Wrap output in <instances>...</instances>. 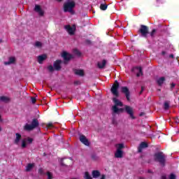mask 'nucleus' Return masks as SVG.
<instances>
[{"label": "nucleus", "instance_id": "obj_16", "mask_svg": "<svg viewBox=\"0 0 179 179\" xmlns=\"http://www.w3.org/2000/svg\"><path fill=\"white\" fill-rule=\"evenodd\" d=\"M123 156L124 151L116 150V152H115V157H116V159H122Z\"/></svg>", "mask_w": 179, "mask_h": 179}, {"label": "nucleus", "instance_id": "obj_11", "mask_svg": "<svg viewBox=\"0 0 179 179\" xmlns=\"http://www.w3.org/2000/svg\"><path fill=\"white\" fill-rule=\"evenodd\" d=\"M125 111L130 115L131 120H135V116H134V109L131 106H125Z\"/></svg>", "mask_w": 179, "mask_h": 179}, {"label": "nucleus", "instance_id": "obj_30", "mask_svg": "<svg viewBox=\"0 0 179 179\" xmlns=\"http://www.w3.org/2000/svg\"><path fill=\"white\" fill-rule=\"evenodd\" d=\"M169 107H170V103H169V102H165L164 104V110H169Z\"/></svg>", "mask_w": 179, "mask_h": 179}, {"label": "nucleus", "instance_id": "obj_18", "mask_svg": "<svg viewBox=\"0 0 179 179\" xmlns=\"http://www.w3.org/2000/svg\"><path fill=\"white\" fill-rule=\"evenodd\" d=\"M22 139V135L19 133L15 134V145H19V143L20 142V140Z\"/></svg>", "mask_w": 179, "mask_h": 179}, {"label": "nucleus", "instance_id": "obj_34", "mask_svg": "<svg viewBox=\"0 0 179 179\" xmlns=\"http://www.w3.org/2000/svg\"><path fill=\"white\" fill-rule=\"evenodd\" d=\"M73 53L76 55H80V52H79V50H78V49H75L73 50Z\"/></svg>", "mask_w": 179, "mask_h": 179}, {"label": "nucleus", "instance_id": "obj_50", "mask_svg": "<svg viewBox=\"0 0 179 179\" xmlns=\"http://www.w3.org/2000/svg\"><path fill=\"white\" fill-rule=\"evenodd\" d=\"M140 179H145V178H140Z\"/></svg>", "mask_w": 179, "mask_h": 179}, {"label": "nucleus", "instance_id": "obj_10", "mask_svg": "<svg viewBox=\"0 0 179 179\" xmlns=\"http://www.w3.org/2000/svg\"><path fill=\"white\" fill-rule=\"evenodd\" d=\"M33 141H34V139L30 137H27V138H24L22 141V145H21L22 148L23 149H24V148H26L27 146V143L30 145V144L33 143Z\"/></svg>", "mask_w": 179, "mask_h": 179}, {"label": "nucleus", "instance_id": "obj_21", "mask_svg": "<svg viewBox=\"0 0 179 179\" xmlns=\"http://www.w3.org/2000/svg\"><path fill=\"white\" fill-rule=\"evenodd\" d=\"M106 64H107V62L106 60H102L101 62H98V67L100 69H103L104 66H106Z\"/></svg>", "mask_w": 179, "mask_h": 179}, {"label": "nucleus", "instance_id": "obj_4", "mask_svg": "<svg viewBox=\"0 0 179 179\" xmlns=\"http://www.w3.org/2000/svg\"><path fill=\"white\" fill-rule=\"evenodd\" d=\"M154 159L155 162H159L160 164L164 165V163H166V157L164 156V154L163 152H157L154 155Z\"/></svg>", "mask_w": 179, "mask_h": 179}, {"label": "nucleus", "instance_id": "obj_17", "mask_svg": "<svg viewBox=\"0 0 179 179\" xmlns=\"http://www.w3.org/2000/svg\"><path fill=\"white\" fill-rule=\"evenodd\" d=\"M47 59V55H42L38 56V64H43V61H45Z\"/></svg>", "mask_w": 179, "mask_h": 179}, {"label": "nucleus", "instance_id": "obj_1", "mask_svg": "<svg viewBox=\"0 0 179 179\" xmlns=\"http://www.w3.org/2000/svg\"><path fill=\"white\" fill-rule=\"evenodd\" d=\"M113 101L114 103V106H112V111L114 114H120V113H124V108L118 107H122L124 104L121 102V101L118 100L117 98H113Z\"/></svg>", "mask_w": 179, "mask_h": 179}, {"label": "nucleus", "instance_id": "obj_15", "mask_svg": "<svg viewBox=\"0 0 179 179\" xmlns=\"http://www.w3.org/2000/svg\"><path fill=\"white\" fill-rule=\"evenodd\" d=\"M62 62V61H61V60H57L56 62H55L53 66H54L55 71L61 70V63Z\"/></svg>", "mask_w": 179, "mask_h": 179}, {"label": "nucleus", "instance_id": "obj_19", "mask_svg": "<svg viewBox=\"0 0 179 179\" xmlns=\"http://www.w3.org/2000/svg\"><path fill=\"white\" fill-rule=\"evenodd\" d=\"M165 80H166V78L164 77H160L159 78L157 79V83L159 86H162V85L164 83Z\"/></svg>", "mask_w": 179, "mask_h": 179}, {"label": "nucleus", "instance_id": "obj_41", "mask_svg": "<svg viewBox=\"0 0 179 179\" xmlns=\"http://www.w3.org/2000/svg\"><path fill=\"white\" fill-rule=\"evenodd\" d=\"M162 55H166V51H162Z\"/></svg>", "mask_w": 179, "mask_h": 179}, {"label": "nucleus", "instance_id": "obj_31", "mask_svg": "<svg viewBox=\"0 0 179 179\" xmlns=\"http://www.w3.org/2000/svg\"><path fill=\"white\" fill-rule=\"evenodd\" d=\"M107 4H101L100 9H101V10H106L107 9Z\"/></svg>", "mask_w": 179, "mask_h": 179}, {"label": "nucleus", "instance_id": "obj_48", "mask_svg": "<svg viewBox=\"0 0 179 179\" xmlns=\"http://www.w3.org/2000/svg\"><path fill=\"white\" fill-rule=\"evenodd\" d=\"M1 131H2V128H1V127H0V132H1Z\"/></svg>", "mask_w": 179, "mask_h": 179}, {"label": "nucleus", "instance_id": "obj_23", "mask_svg": "<svg viewBox=\"0 0 179 179\" xmlns=\"http://www.w3.org/2000/svg\"><path fill=\"white\" fill-rule=\"evenodd\" d=\"M116 150H122L124 148H125V145L124 143H118L115 145Z\"/></svg>", "mask_w": 179, "mask_h": 179}, {"label": "nucleus", "instance_id": "obj_12", "mask_svg": "<svg viewBox=\"0 0 179 179\" xmlns=\"http://www.w3.org/2000/svg\"><path fill=\"white\" fill-rule=\"evenodd\" d=\"M122 93L125 94L127 101H129V90L127 87H122Z\"/></svg>", "mask_w": 179, "mask_h": 179}, {"label": "nucleus", "instance_id": "obj_24", "mask_svg": "<svg viewBox=\"0 0 179 179\" xmlns=\"http://www.w3.org/2000/svg\"><path fill=\"white\" fill-rule=\"evenodd\" d=\"M92 177H93V178H99V177H100V171H92Z\"/></svg>", "mask_w": 179, "mask_h": 179}, {"label": "nucleus", "instance_id": "obj_29", "mask_svg": "<svg viewBox=\"0 0 179 179\" xmlns=\"http://www.w3.org/2000/svg\"><path fill=\"white\" fill-rule=\"evenodd\" d=\"M46 176H48V179H52L54 178V176L52 175V173L50 172V171H48L46 173Z\"/></svg>", "mask_w": 179, "mask_h": 179}, {"label": "nucleus", "instance_id": "obj_22", "mask_svg": "<svg viewBox=\"0 0 179 179\" xmlns=\"http://www.w3.org/2000/svg\"><path fill=\"white\" fill-rule=\"evenodd\" d=\"M0 101H3L4 103H8L10 101V99L8 96H0Z\"/></svg>", "mask_w": 179, "mask_h": 179}, {"label": "nucleus", "instance_id": "obj_25", "mask_svg": "<svg viewBox=\"0 0 179 179\" xmlns=\"http://www.w3.org/2000/svg\"><path fill=\"white\" fill-rule=\"evenodd\" d=\"M33 167H34V164H28L26 166L25 171L27 172L31 171V169H33Z\"/></svg>", "mask_w": 179, "mask_h": 179}, {"label": "nucleus", "instance_id": "obj_20", "mask_svg": "<svg viewBox=\"0 0 179 179\" xmlns=\"http://www.w3.org/2000/svg\"><path fill=\"white\" fill-rule=\"evenodd\" d=\"M145 148H148V143L142 142L138 147V152L141 153L142 149H145Z\"/></svg>", "mask_w": 179, "mask_h": 179}, {"label": "nucleus", "instance_id": "obj_40", "mask_svg": "<svg viewBox=\"0 0 179 179\" xmlns=\"http://www.w3.org/2000/svg\"><path fill=\"white\" fill-rule=\"evenodd\" d=\"M171 87H176V84L172 83L171 85Z\"/></svg>", "mask_w": 179, "mask_h": 179}, {"label": "nucleus", "instance_id": "obj_35", "mask_svg": "<svg viewBox=\"0 0 179 179\" xmlns=\"http://www.w3.org/2000/svg\"><path fill=\"white\" fill-rule=\"evenodd\" d=\"M47 127L48 128H54V124H52V122H50L47 124Z\"/></svg>", "mask_w": 179, "mask_h": 179}, {"label": "nucleus", "instance_id": "obj_47", "mask_svg": "<svg viewBox=\"0 0 179 179\" xmlns=\"http://www.w3.org/2000/svg\"><path fill=\"white\" fill-rule=\"evenodd\" d=\"M143 92V91L141 90V91L140 92V94H142V92Z\"/></svg>", "mask_w": 179, "mask_h": 179}, {"label": "nucleus", "instance_id": "obj_43", "mask_svg": "<svg viewBox=\"0 0 179 179\" xmlns=\"http://www.w3.org/2000/svg\"><path fill=\"white\" fill-rule=\"evenodd\" d=\"M142 115H145V113H140V117H142Z\"/></svg>", "mask_w": 179, "mask_h": 179}, {"label": "nucleus", "instance_id": "obj_7", "mask_svg": "<svg viewBox=\"0 0 179 179\" xmlns=\"http://www.w3.org/2000/svg\"><path fill=\"white\" fill-rule=\"evenodd\" d=\"M138 31L141 33L142 37H147L148 34H149V28L145 25H141Z\"/></svg>", "mask_w": 179, "mask_h": 179}, {"label": "nucleus", "instance_id": "obj_6", "mask_svg": "<svg viewBox=\"0 0 179 179\" xmlns=\"http://www.w3.org/2000/svg\"><path fill=\"white\" fill-rule=\"evenodd\" d=\"M118 87H120V83H118V81H115L113 85L112 86V87L110 89L111 93L114 96H116V97H118V96H119Z\"/></svg>", "mask_w": 179, "mask_h": 179}, {"label": "nucleus", "instance_id": "obj_28", "mask_svg": "<svg viewBox=\"0 0 179 179\" xmlns=\"http://www.w3.org/2000/svg\"><path fill=\"white\" fill-rule=\"evenodd\" d=\"M35 47H37V48H41L43 47V43L40 41H36L35 43Z\"/></svg>", "mask_w": 179, "mask_h": 179}, {"label": "nucleus", "instance_id": "obj_51", "mask_svg": "<svg viewBox=\"0 0 179 179\" xmlns=\"http://www.w3.org/2000/svg\"><path fill=\"white\" fill-rule=\"evenodd\" d=\"M0 121H1V115H0Z\"/></svg>", "mask_w": 179, "mask_h": 179}, {"label": "nucleus", "instance_id": "obj_27", "mask_svg": "<svg viewBox=\"0 0 179 179\" xmlns=\"http://www.w3.org/2000/svg\"><path fill=\"white\" fill-rule=\"evenodd\" d=\"M134 69H136L138 73H137L136 76H142V68L141 67H136Z\"/></svg>", "mask_w": 179, "mask_h": 179}, {"label": "nucleus", "instance_id": "obj_45", "mask_svg": "<svg viewBox=\"0 0 179 179\" xmlns=\"http://www.w3.org/2000/svg\"><path fill=\"white\" fill-rule=\"evenodd\" d=\"M145 90V87H141V91L143 92Z\"/></svg>", "mask_w": 179, "mask_h": 179}, {"label": "nucleus", "instance_id": "obj_36", "mask_svg": "<svg viewBox=\"0 0 179 179\" xmlns=\"http://www.w3.org/2000/svg\"><path fill=\"white\" fill-rule=\"evenodd\" d=\"M31 101L32 104H35V103H36V98L31 97Z\"/></svg>", "mask_w": 179, "mask_h": 179}, {"label": "nucleus", "instance_id": "obj_14", "mask_svg": "<svg viewBox=\"0 0 179 179\" xmlns=\"http://www.w3.org/2000/svg\"><path fill=\"white\" fill-rule=\"evenodd\" d=\"M12 64H16V57H10L8 62H4V65H12Z\"/></svg>", "mask_w": 179, "mask_h": 179}, {"label": "nucleus", "instance_id": "obj_3", "mask_svg": "<svg viewBox=\"0 0 179 179\" xmlns=\"http://www.w3.org/2000/svg\"><path fill=\"white\" fill-rule=\"evenodd\" d=\"M75 1L68 0L64 4V12H69L70 13H73V8H75Z\"/></svg>", "mask_w": 179, "mask_h": 179}, {"label": "nucleus", "instance_id": "obj_38", "mask_svg": "<svg viewBox=\"0 0 179 179\" xmlns=\"http://www.w3.org/2000/svg\"><path fill=\"white\" fill-rule=\"evenodd\" d=\"M169 178L170 179H176V175L171 173L169 176Z\"/></svg>", "mask_w": 179, "mask_h": 179}, {"label": "nucleus", "instance_id": "obj_37", "mask_svg": "<svg viewBox=\"0 0 179 179\" xmlns=\"http://www.w3.org/2000/svg\"><path fill=\"white\" fill-rule=\"evenodd\" d=\"M38 173L39 174H44V171L43 170V169H38Z\"/></svg>", "mask_w": 179, "mask_h": 179}, {"label": "nucleus", "instance_id": "obj_5", "mask_svg": "<svg viewBox=\"0 0 179 179\" xmlns=\"http://www.w3.org/2000/svg\"><path fill=\"white\" fill-rule=\"evenodd\" d=\"M64 29L69 36H73V34H75V31H76V26L75 25L71 26L67 24L64 26Z\"/></svg>", "mask_w": 179, "mask_h": 179}, {"label": "nucleus", "instance_id": "obj_26", "mask_svg": "<svg viewBox=\"0 0 179 179\" xmlns=\"http://www.w3.org/2000/svg\"><path fill=\"white\" fill-rule=\"evenodd\" d=\"M76 75H78L79 76H83L85 75V72L83 70H76L75 71Z\"/></svg>", "mask_w": 179, "mask_h": 179}, {"label": "nucleus", "instance_id": "obj_32", "mask_svg": "<svg viewBox=\"0 0 179 179\" xmlns=\"http://www.w3.org/2000/svg\"><path fill=\"white\" fill-rule=\"evenodd\" d=\"M85 179H92L90 174H89V172H85Z\"/></svg>", "mask_w": 179, "mask_h": 179}, {"label": "nucleus", "instance_id": "obj_42", "mask_svg": "<svg viewBox=\"0 0 179 179\" xmlns=\"http://www.w3.org/2000/svg\"><path fill=\"white\" fill-rule=\"evenodd\" d=\"M169 58H174V55H170Z\"/></svg>", "mask_w": 179, "mask_h": 179}, {"label": "nucleus", "instance_id": "obj_44", "mask_svg": "<svg viewBox=\"0 0 179 179\" xmlns=\"http://www.w3.org/2000/svg\"><path fill=\"white\" fill-rule=\"evenodd\" d=\"M162 179H167V178H166L165 176H163L162 177Z\"/></svg>", "mask_w": 179, "mask_h": 179}, {"label": "nucleus", "instance_id": "obj_33", "mask_svg": "<svg viewBox=\"0 0 179 179\" xmlns=\"http://www.w3.org/2000/svg\"><path fill=\"white\" fill-rule=\"evenodd\" d=\"M48 69L50 72H54V70L55 69V68L52 67V66H49L48 67Z\"/></svg>", "mask_w": 179, "mask_h": 179}, {"label": "nucleus", "instance_id": "obj_8", "mask_svg": "<svg viewBox=\"0 0 179 179\" xmlns=\"http://www.w3.org/2000/svg\"><path fill=\"white\" fill-rule=\"evenodd\" d=\"M34 10L38 13V15L41 17L44 16V15L45 14V12L44 11V10H43V8H41V6L40 5H35L34 9Z\"/></svg>", "mask_w": 179, "mask_h": 179}, {"label": "nucleus", "instance_id": "obj_9", "mask_svg": "<svg viewBox=\"0 0 179 179\" xmlns=\"http://www.w3.org/2000/svg\"><path fill=\"white\" fill-rule=\"evenodd\" d=\"M62 57L63 59H64L65 64H66V62H68V61H71V59H72V58H73V56H72V55H71L66 52H63L62 53Z\"/></svg>", "mask_w": 179, "mask_h": 179}, {"label": "nucleus", "instance_id": "obj_2", "mask_svg": "<svg viewBox=\"0 0 179 179\" xmlns=\"http://www.w3.org/2000/svg\"><path fill=\"white\" fill-rule=\"evenodd\" d=\"M40 122H38V120L33 119L31 124H26L24 126V130L30 132V131H34L36 128H38Z\"/></svg>", "mask_w": 179, "mask_h": 179}, {"label": "nucleus", "instance_id": "obj_49", "mask_svg": "<svg viewBox=\"0 0 179 179\" xmlns=\"http://www.w3.org/2000/svg\"><path fill=\"white\" fill-rule=\"evenodd\" d=\"M61 1H62V0H58L59 2H61Z\"/></svg>", "mask_w": 179, "mask_h": 179}, {"label": "nucleus", "instance_id": "obj_46", "mask_svg": "<svg viewBox=\"0 0 179 179\" xmlns=\"http://www.w3.org/2000/svg\"><path fill=\"white\" fill-rule=\"evenodd\" d=\"M1 43H3V41L2 39H0V44H1Z\"/></svg>", "mask_w": 179, "mask_h": 179}, {"label": "nucleus", "instance_id": "obj_13", "mask_svg": "<svg viewBox=\"0 0 179 179\" xmlns=\"http://www.w3.org/2000/svg\"><path fill=\"white\" fill-rule=\"evenodd\" d=\"M80 141L82 143H83L84 145H85L86 146H89L90 143H89V140H87V138H86L85 136L84 135H80Z\"/></svg>", "mask_w": 179, "mask_h": 179}, {"label": "nucleus", "instance_id": "obj_39", "mask_svg": "<svg viewBox=\"0 0 179 179\" xmlns=\"http://www.w3.org/2000/svg\"><path fill=\"white\" fill-rule=\"evenodd\" d=\"M155 33H156V29H153L151 32V36L152 37H153V36H155Z\"/></svg>", "mask_w": 179, "mask_h": 179}]
</instances>
